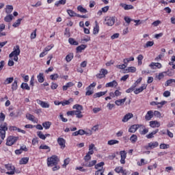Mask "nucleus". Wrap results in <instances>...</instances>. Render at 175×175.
Instances as JSON below:
<instances>
[{
	"label": "nucleus",
	"instance_id": "f257e3e1",
	"mask_svg": "<svg viewBox=\"0 0 175 175\" xmlns=\"http://www.w3.org/2000/svg\"><path fill=\"white\" fill-rule=\"evenodd\" d=\"M59 161L58 157L56 155H53L47 159V165L49 167L55 166L56 165H58Z\"/></svg>",
	"mask_w": 175,
	"mask_h": 175
},
{
	"label": "nucleus",
	"instance_id": "f03ea898",
	"mask_svg": "<svg viewBox=\"0 0 175 175\" xmlns=\"http://www.w3.org/2000/svg\"><path fill=\"white\" fill-rule=\"evenodd\" d=\"M6 131H8V123L3 122L0 125V137L3 140L6 136Z\"/></svg>",
	"mask_w": 175,
	"mask_h": 175
},
{
	"label": "nucleus",
	"instance_id": "7ed1b4c3",
	"mask_svg": "<svg viewBox=\"0 0 175 175\" xmlns=\"http://www.w3.org/2000/svg\"><path fill=\"white\" fill-rule=\"evenodd\" d=\"M116 23V16H106L104 21L105 25L113 27Z\"/></svg>",
	"mask_w": 175,
	"mask_h": 175
},
{
	"label": "nucleus",
	"instance_id": "20e7f679",
	"mask_svg": "<svg viewBox=\"0 0 175 175\" xmlns=\"http://www.w3.org/2000/svg\"><path fill=\"white\" fill-rule=\"evenodd\" d=\"M18 140V137L10 136L7 138L6 146H13Z\"/></svg>",
	"mask_w": 175,
	"mask_h": 175
},
{
	"label": "nucleus",
	"instance_id": "39448f33",
	"mask_svg": "<svg viewBox=\"0 0 175 175\" xmlns=\"http://www.w3.org/2000/svg\"><path fill=\"white\" fill-rule=\"evenodd\" d=\"M20 53H21V51H20V46L16 45L14 46L13 51L9 55V57L13 58L14 55H20Z\"/></svg>",
	"mask_w": 175,
	"mask_h": 175
},
{
	"label": "nucleus",
	"instance_id": "423d86ee",
	"mask_svg": "<svg viewBox=\"0 0 175 175\" xmlns=\"http://www.w3.org/2000/svg\"><path fill=\"white\" fill-rule=\"evenodd\" d=\"M5 169L7 170H10V172H7L6 174L13 175L14 174V166L12 165V164H5Z\"/></svg>",
	"mask_w": 175,
	"mask_h": 175
},
{
	"label": "nucleus",
	"instance_id": "0eeeda50",
	"mask_svg": "<svg viewBox=\"0 0 175 175\" xmlns=\"http://www.w3.org/2000/svg\"><path fill=\"white\" fill-rule=\"evenodd\" d=\"M106 75H107V70L102 68L100 73L96 75V77L98 79H103V77H106Z\"/></svg>",
	"mask_w": 175,
	"mask_h": 175
},
{
	"label": "nucleus",
	"instance_id": "6e6552de",
	"mask_svg": "<svg viewBox=\"0 0 175 175\" xmlns=\"http://www.w3.org/2000/svg\"><path fill=\"white\" fill-rule=\"evenodd\" d=\"M158 146H159V144L158 143V142H150L148 145V146H146L145 148L146 150H152V148H155L157 147H158Z\"/></svg>",
	"mask_w": 175,
	"mask_h": 175
},
{
	"label": "nucleus",
	"instance_id": "1a4fd4ad",
	"mask_svg": "<svg viewBox=\"0 0 175 175\" xmlns=\"http://www.w3.org/2000/svg\"><path fill=\"white\" fill-rule=\"evenodd\" d=\"M57 143L61 147L60 148L62 150H64V148L66 147V146L65 145V144L66 143V141H65L64 138H61V137L58 138Z\"/></svg>",
	"mask_w": 175,
	"mask_h": 175
},
{
	"label": "nucleus",
	"instance_id": "9d476101",
	"mask_svg": "<svg viewBox=\"0 0 175 175\" xmlns=\"http://www.w3.org/2000/svg\"><path fill=\"white\" fill-rule=\"evenodd\" d=\"M37 103L44 109H49V107H50V104L40 100H37Z\"/></svg>",
	"mask_w": 175,
	"mask_h": 175
},
{
	"label": "nucleus",
	"instance_id": "9b49d317",
	"mask_svg": "<svg viewBox=\"0 0 175 175\" xmlns=\"http://www.w3.org/2000/svg\"><path fill=\"white\" fill-rule=\"evenodd\" d=\"M133 118V114L132 113H129L126 114L124 118H122V122H128L131 118Z\"/></svg>",
	"mask_w": 175,
	"mask_h": 175
},
{
	"label": "nucleus",
	"instance_id": "f8f14e48",
	"mask_svg": "<svg viewBox=\"0 0 175 175\" xmlns=\"http://www.w3.org/2000/svg\"><path fill=\"white\" fill-rule=\"evenodd\" d=\"M146 88H147V85L144 84L142 85V87L137 88L134 91V93L135 94V95H137L138 94H140V92H143V91H144V90H146Z\"/></svg>",
	"mask_w": 175,
	"mask_h": 175
},
{
	"label": "nucleus",
	"instance_id": "ddd939ff",
	"mask_svg": "<svg viewBox=\"0 0 175 175\" xmlns=\"http://www.w3.org/2000/svg\"><path fill=\"white\" fill-rule=\"evenodd\" d=\"M139 128H140L139 124H134L129 128V132H130L131 133H135V132H136V131H137Z\"/></svg>",
	"mask_w": 175,
	"mask_h": 175
},
{
	"label": "nucleus",
	"instance_id": "4468645a",
	"mask_svg": "<svg viewBox=\"0 0 175 175\" xmlns=\"http://www.w3.org/2000/svg\"><path fill=\"white\" fill-rule=\"evenodd\" d=\"M154 117V111H148L145 116V120L146 121H150L151 118Z\"/></svg>",
	"mask_w": 175,
	"mask_h": 175
},
{
	"label": "nucleus",
	"instance_id": "2eb2a0df",
	"mask_svg": "<svg viewBox=\"0 0 175 175\" xmlns=\"http://www.w3.org/2000/svg\"><path fill=\"white\" fill-rule=\"evenodd\" d=\"M117 85H118V83H117V81L113 80L111 82L106 83L105 87H106V88H110V87L111 88L117 87Z\"/></svg>",
	"mask_w": 175,
	"mask_h": 175
},
{
	"label": "nucleus",
	"instance_id": "dca6fc26",
	"mask_svg": "<svg viewBox=\"0 0 175 175\" xmlns=\"http://www.w3.org/2000/svg\"><path fill=\"white\" fill-rule=\"evenodd\" d=\"M165 103H166V101H161V103L158 102V101H152L150 103L151 106H155L157 105V107H162V106H163V105H165Z\"/></svg>",
	"mask_w": 175,
	"mask_h": 175
},
{
	"label": "nucleus",
	"instance_id": "f3484780",
	"mask_svg": "<svg viewBox=\"0 0 175 175\" xmlns=\"http://www.w3.org/2000/svg\"><path fill=\"white\" fill-rule=\"evenodd\" d=\"M72 109H76L75 113H81L83 111V105L76 104L72 107Z\"/></svg>",
	"mask_w": 175,
	"mask_h": 175
},
{
	"label": "nucleus",
	"instance_id": "a211bd4d",
	"mask_svg": "<svg viewBox=\"0 0 175 175\" xmlns=\"http://www.w3.org/2000/svg\"><path fill=\"white\" fill-rule=\"evenodd\" d=\"M107 94V90L105 92H99L93 95V98L95 99L96 98H100V96H103L104 95H106Z\"/></svg>",
	"mask_w": 175,
	"mask_h": 175
},
{
	"label": "nucleus",
	"instance_id": "6ab92c4d",
	"mask_svg": "<svg viewBox=\"0 0 175 175\" xmlns=\"http://www.w3.org/2000/svg\"><path fill=\"white\" fill-rule=\"evenodd\" d=\"M94 165H96V160H93L89 163H83V166H85L86 167H92V166H94Z\"/></svg>",
	"mask_w": 175,
	"mask_h": 175
},
{
	"label": "nucleus",
	"instance_id": "aec40b11",
	"mask_svg": "<svg viewBox=\"0 0 175 175\" xmlns=\"http://www.w3.org/2000/svg\"><path fill=\"white\" fill-rule=\"evenodd\" d=\"M150 126H151V128H159L161 124L157 121H150Z\"/></svg>",
	"mask_w": 175,
	"mask_h": 175
},
{
	"label": "nucleus",
	"instance_id": "412c9836",
	"mask_svg": "<svg viewBox=\"0 0 175 175\" xmlns=\"http://www.w3.org/2000/svg\"><path fill=\"white\" fill-rule=\"evenodd\" d=\"M135 72H136V68L131 66V67H129L128 68L124 70V73H135Z\"/></svg>",
	"mask_w": 175,
	"mask_h": 175
},
{
	"label": "nucleus",
	"instance_id": "4be33fe9",
	"mask_svg": "<svg viewBox=\"0 0 175 175\" xmlns=\"http://www.w3.org/2000/svg\"><path fill=\"white\" fill-rule=\"evenodd\" d=\"M149 66L151 68V69H154V66H156V68H158V69H161V68H162V64H161V63L152 62Z\"/></svg>",
	"mask_w": 175,
	"mask_h": 175
},
{
	"label": "nucleus",
	"instance_id": "5701e85b",
	"mask_svg": "<svg viewBox=\"0 0 175 175\" xmlns=\"http://www.w3.org/2000/svg\"><path fill=\"white\" fill-rule=\"evenodd\" d=\"M159 131V129H157L155 131L149 133L148 135H146L147 139H152L154 137V135H157V133H158Z\"/></svg>",
	"mask_w": 175,
	"mask_h": 175
},
{
	"label": "nucleus",
	"instance_id": "b1692460",
	"mask_svg": "<svg viewBox=\"0 0 175 175\" xmlns=\"http://www.w3.org/2000/svg\"><path fill=\"white\" fill-rule=\"evenodd\" d=\"M85 49H87V45L81 44L77 47V49H76L77 53H81L83 51V50H85Z\"/></svg>",
	"mask_w": 175,
	"mask_h": 175
},
{
	"label": "nucleus",
	"instance_id": "393cba45",
	"mask_svg": "<svg viewBox=\"0 0 175 175\" xmlns=\"http://www.w3.org/2000/svg\"><path fill=\"white\" fill-rule=\"evenodd\" d=\"M126 100V98L120 99V100H117L115 101V104L117 106H121L122 105H124V103H125V101Z\"/></svg>",
	"mask_w": 175,
	"mask_h": 175
},
{
	"label": "nucleus",
	"instance_id": "a878e982",
	"mask_svg": "<svg viewBox=\"0 0 175 175\" xmlns=\"http://www.w3.org/2000/svg\"><path fill=\"white\" fill-rule=\"evenodd\" d=\"M13 12V5H8L5 7V13L7 14H10Z\"/></svg>",
	"mask_w": 175,
	"mask_h": 175
},
{
	"label": "nucleus",
	"instance_id": "bb28decb",
	"mask_svg": "<svg viewBox=\"0 0 175 175\" xmlns=\"http://www.w3.org/2000/svg\"><path fill=\"white\" fill-rule=\"evenodd\" d=\"M120 6L124 8V10H129L131 9H133L134 7L132 5H127V4H124V3H120Z\"/></svg>",
	"mask_w": 175,
	"mask_h": 175
},
{
	"label": "nucleus",
	"instance_id": "cd10ccee",
	"mask_svg": "<svg viewBox=\"0 0 175 175\" xmlns=\"http://www.w3.org/2000/svg\"><path fill=\"white\" fill-rule=\"evenodd\" d=\"M38 81V83H43L44 81V74L40 72L38 76H37Z\"/></svg>",
	"mask_w": 175,
	"mask_h": 175
},
{
	"label": "nucleus",
	"instance_id": "c85d7f7f",
	"mask_svg": "<svg viewBox=\"0 0 175 175\" xmlns=\"http://www.w3.org/2000/svg\"><path fill=\"white\" fill-rule=\"evenodd\" d=\"M67 13H68V14H69V16L70 17H77V16L79 14L75 12V11H73L72 10H68Z\"/></svg>",
	"mask_w": 175,
	"mask_h": 175
},
{
	"label": "nucleus",
	"instance_id": "c756f323",
	"mask_svg": "<svg viewBox=\"0 0 175 175\" xmlns=\"http://www.w3.org/2000/svg\"><path fill=\"white\" fill-rule=\"evenodd\" d=\"M130 141L133 144H135L137 142V135L133 134L130 137Z\"/></svg>",
	"mask_w": 175,
	"mask_h": 175
},
{
	"label": "nucleus",
	"instance_id": "7c9ffc66",
	"mask_svg": "<svg viewBox=\"0 0 175 175\" xmlns=\"http://www.w3.org/2000/svg\"><path fill=\"white\" fill-rule=\"evenodd\" d=\"M68 42L70 44H72V46H79V42L75 40V38H69Z\"/></svg>",
	"mask_w": 175,
	"mask_h": 175
},
{
	"label": "nucleus",
	"instance_id": "2f4dec72",
	"mask_svg": "<svg viewBox=\"0 0 175 175\" xmlns=\"http://www.w3.org/2000/svg\"><path fill=\"white\" fill-rule=\"evenodd\" d=\"M12 20H13V15L12 14H8L4 18L5 23H10Z\"/></svg>",
	"mask_w": 175,
	"mask_h": 175
},
{
	"label": "nucleus",
	"instance_id": "473e14b6",
	"mask_svg": "<svg viewBox=\"0 0 175 175\" xmlns=\"http://www.w3.org/2000/svg\"><path fill=\"white\" fill-rule=\"evenodd\" d=\"M92 94H94V90L90 89V87L86 88V96H90V95H92Z\"/></svg>",
	"mask_w": 175,
	"mask_h": 175
},
{
	"label": "nucleus",
	"instance_id": "72a5a7b5",
	"mask_svg": "<svg viewBox=\"0 0 175 175\" xmlns=\"http://www.w3.org/2000/svg\"><path fill=\"white\" fill-rule=\"evenodd\" d=\"M28 161H29V158L28 157L22 158L20 161V165H27Z\"/></svg>",
	"mask_w": 175,
	"mask_h": 175
},
{
	"label": "nucleus",
	"instance_id": "f704fd0d",
	"mask_svg": "<svg viewBox=\"0 0 175 175\" xmlns=\"http://www.w3.org/2000/svg\"><path fill=\"white\" fill-rule=\"evenodd\" d=\"M21 88L23 90H27V91H29L31 90V88L28 85V83H23L21 85Z\"/></svg>",
	"mask_w": 175,
	"mask_h": 175
},
{
	"label": "nucleus",
	"instance_id": "c9c22d12",
	"mask_svg": "<svg viewBox=\"0 0 175 175\" xmlns=\"http://www.w3.org/2000/svg\"><path fill=\"white\" fill-rule=\"evenodd\" d=\"M120 142L118 140L111 139L108 141L107 144H109V146H114V144H118Z\"/></svg>",
	"mask_w": 175,
	"mask_h": 175
},
{
	"label": "nucleus",
	"instance_id": "e433bc0d",
	"mask_svg": "<svg viewBox=\"0 0 175 175\" xmlns=\"http://www.w3.org/2000/svg\"><path fill=\"white\" fill-rule=\"evenodd\" d=\"M20 116V112L12 111L10 113V117L12 118H17Z\"/></svg>",
	"mask_w": 175,
	"mask_h": 175
},
{
	"label": "nucleus",
	"instance_id": "4c0bfd02",
	"mask_svg": "<svg viewBox=\"0 0 175 175\" xmlns=\"http://www.w3.org/2000/svg\"><path fill=\"white\" fill-rule=\"evenodd\" d=\"M21 21H23V18L18 19L14 24L12 25V27L14 28H17L21 24Z\"/></svg>",
	"mask_w": 175,
	"mask_h": 175
},
{
	"label": "nucleus",
	"instance_id": "58836bf2",
	"mask_svg": "<svg viewBox=\"0 0 175 175\" xmlns=\"http://www.w3.org/2000/svg\"><path fill=\"white\" fill-rule=\"evenodd\" d=\"M42 126H44V128L45 129H50V126H51V122H45L42 123Z\"/></svg>",
	"mask_w": 175,
	"mask_h": 175
},
{
	"label": "nucleus",
	"instance_id": "ea45409f",
	"mask_svg": "<svg viewBox=\"0 0 175 175\" xmlns=\"http://www.w3.org/2000/svg\"><path fill=\"white\" fill-rule=\"evenodd\" d=\"M13 80H14V78H13V77L7 78L4 81V84L5 85L8 84H10V83H13Z\"/></svg>",
	"mask_w": 175,
	"mask_h": 175
},
{
	"label": "nucleus",
	"instance_id": "a19ab883",
	"mask_svg": "<svg viewBox=\"0 0 175 175\" xmlns=\"http://www.w3.org/2000/svg\"><path fill=\"white\" fill-rule=\"evenodd\" d=\"M137 87V85L136 83H134L133 85H132L130 88L126 90V92L127 94H129L132 92V91H135V88Z\"/></svg>",
	"mask_w": 175,
	"mask_h": 175
},
{
	"label": "nucleus",
	"instance_id": "79ce46f5",
	"mask_svg": "<svg viewBox=\"0 0 175 175\" xmlns=\"http://www.w3.org/2000/svg\"><path fill=\"white\" fill-rule=\"evenodd\" d=\"M73 59V53H70L66 55V62H70Z\"/></svg>",
	"mask_w": 175,
	"mask_h": 175
},
{
	"label": "nucleus",
	"instance_id": "37998d69",
	"mask_svg": "<svg viewBox=\"0 0 175 175\" xmlns=\"http://www.w3.org/2000/svg\"><path fill=\"white\" fill-rule=\"evenodd\" d=\"M70 102H73V98H70L68 100H65L64 102H62V106H66V105H70Z\"/></svg>",
	"mask_w": 175,
	"mask_h": 175
},
{
	"label": "nucleus",
	"instance_id": "c03bdc74",
	"mask_svg": "<svg viewBox=\"0 0 175 175\" xmlns=\"http://www.w3.org/2000/svg\"><path fill=\"white\" fill-rule=\"evenodd\" d=\"M65 3H66V0H59V1H57L55 3V5L58 8V6H59V5H65Z\"/></svg>",
	"mask_w": 175,
	"mask_h": 175
},
{
	"label": "nucleus",
	"instance_id": "a18cd8bd",
	"mask_svg": "<svg viewBox=\"0 0 175 175\" xmlns=\"http://www.w3.org/2000/svg\"><path fill=\"white\" fill-rule=\"evenodd\" d=\"M37 135L40 139H42V140H46V136L43 133H42V131H38L37 132Z\"/></svg>",
	"mask_w": 175,
	"mask_h": 175
},
{
	"label": "nucleus",
	"instance_id": "49530a36",
	"mask_svg": "<svg viewBox=\"0 0 175 175\" xmlns=\"http://www.w3.org/2000/svg\"><path fill=\"white\" fill-rule=\"evenodd\" d=\"M139 126H142V128H144L143 131H140L141 135H146V133H148V129H146V126L143 125H139Z\"/></svg>",
	"mask_w": 175,
	"mask_h": 175
},
{
	"label": "nucleus",
	"instance_id": "de8ad7c7",
	"mask_svg": "<svg viewBox=\"0 0 175 175\" xmlns=\"http://www.w3.org/2000/svg\"><path fill=\"white\" fill-rule=\"evenodd\" d=\"M77 10H79V12H81V13H87V10L84 8H83V6L81 5H79L77 7Z\"/></svg>",
	"mask_w": 175,
	"mask_h": 175
},
{
	"label": "nucleus",
	"instance_id": "09e8293b",
	"mask_svg": "<svg viewBox=\"0 0 175 175\" xmlns=\"http://www.w3.org/2000/svg\"><path fill=\"white\" fill-rule=\"evenodd\" d=\"M40 150H48V152H50V148L47 145H40L39 147Z\"/></svg>",
	"mask_w": 175,
	"mask_h": 175
},
{
	"label": "nucleus",
	"instance_id": "8fccbe9b",
	"mask_svg": "<svg viewBox=\"0 0 175 175\" xmlns=\"http://www.w3.org/2000/svg\"><path fill=\"white\" fill-rule=\"evenodd\" d=\"M93 33L94 35H96V33H99V25H98V23H96V26L94 27Z\"/></svg>",
	"mask_w": 175,
	"mask_h": 175
},
{
	"label": "nucleus",
	"instance_id": "3c124183",
	"mask_svg": "<svg viewBox=\"0 0 175 175\" xmlns=\"http://www.w3.org/2000/svg\"><path fill=\"white\" fill-rule=\"evenodd\" d=\"M172 83H175V79H169L165 82V87H169Z\"/></svg>",
	"mask_w": 175,
	"mask_h": 175
},
{
	"label": "nucleus",
	"instance_id": "603ef678",
	"mask_svg": "<svg viewBox=\"0 0 175 175\" xmlns=\"http://www.w3.org/2000/svg\"><path fill=\"white\" fill-rule=\"evenodd\" d=\"M85 163H88V161H91V155L86 154L84 157Z\"/></svg>",
	"mask_w": 175,
	"mask_h": 175
},
{
	"label": "nucleus",
	"instance_id": "864d4df0",
	"mask_svg": "<svg viewBox=\"0 0 175 175\" xmlns=\"http://www.w3.org/2000/svg\"><path fill=\"white\" fill-rule=\"evenodd\" d=\"M17 80H15L12 85V91H16V90H17Z\"/></svg>",
	"mask_w": 175,
	"mask_h": 175
},
{
	"label": "nucleus",
	"instance_id": "5fc2aeb1",
	"mask_svg": "<svg viewBox=\"0 0 175 175\" xmlns=\"http://www.w3.org/2000/svg\"><path fill=\"white\" fill-rule=\"evenodd\" d=\"M59 77V75L58 74H53L50 75L51 80H57Z\"/></svg>",
	"mask_w": 175,
	"mask_h": 175
},
{
	"label": "nucleus",
	"instance_id": "6e6d98bb",
	"mask_svg": "<svg viewBox=\"0 0 175 175\" xmlns=\"http://www.w3.org/2000/svg\"><path fill=\"white\" fill-rule=\"evenodd\" d=\"M152 46H154V41H148L144 47H152Z\"/></svg>",
	"mask_w": 175,
	"mask_h": 175
},
{
	"label": "nucleus",
	"instance_id": "4d7b16f0",
	"mask_svg": "<svg viewBox=\"0 0 175 175\" xmlns=\"http://www.w3.org/2000/svg\"><path fill=\"white\" fill-rule=\"evenodd\" d=\"M78 133L79 135H80L81 136H83L84 135H88V133H87V131L83 130V129H79L78 131Z\"/></svg>",
	"mask_w": 175,
	"mask_h": 175
},
{
	"label": "nucleus",
	"instance_id": "13d9d810",
	"mask_svg": "<svg viewBox=\"0 0 175 175\" xmlns=\"http://www.w3.org/2000/svg\"><path fill=\"white\" fill-rule=\"evenodd\" d=\"M115 172H116V173H124V169L122 167H117L115 169Z\"/></svg>",
	"mask_w": 175,
	"mask_h": 175
},
{
	"label": "nucleus",
	"instance_id": "bf43d9fd",
	"mask_svg": "<svg viewBox=\"0 0 175 175\" xmlns=\"http://www.w3.org/2000/svg\"><path fill=\"white\" fill-rule=\"evenodd\" d=\"M120 157L122 159H125L126 158V152L125 150L120 151Z\"/></svg>",
	"mask_w": 175,
	"mask_h": 175
},
{
	"label": "nucleus",
	"instance_id": "052dcab7",
	"mask_svg": "<svg viewBox=\"0 0 175 175\" xmlns=\"http://www.w3.org/2000/svg\"><path fill=\"white\" fill-rule=\"evenodd\" d=\"M69 162H70V159L69 158L66 159L63 164L64 167H66V165H69Z\"/></svg>",
	"mask_w": 175,
	"mask_h": 175
},
{
	"label": "nucleus",
	"instance_id": "680f3d73",
	"mask_svg": "<svg viewBox=\"0 0 175 175\" xmlns=\"http://www.w3.org/2000/svg\"><path fill=\"white\" fill-rule=\"evenodd\" d=\"M64 35H66V36H67V38H70V30L68 28H66Z\"/></svg>",
	"mask_w": 175,
	"mask_h": 175
},
{
	"label": "nucleus",
	"instance_id": "e2e57ef3",
	"mask_svg": "<svg viewBox=\"0 0 175 175\" xmlns=\"http://www.w3.org/2000/svg\"><path fill=\"white\" fill-rule=\"evenodd\" d=\"M26 117L27 120H29V121H33V120H35V116H33V115L27 114Z\"/></svg>",
	"mask_w": 175,
	"mask_h": 175
},
{
	"label": "nucleus",
	"instance_id": "0e129e2a",
	"mask_svg": "<svg viewBox=\"0 0 175 175\" xmlns=\"http://www.w3.org/2000/svg\"><path fill=\"white\" fill-rule=\"evenodd\" d=\"M105 165V162H100L96 165H95V169L97 170L99 169V167H102Z\"/></svg>",
	"mask_w": 175,
	"mask_h": 175
},
{
	"label": "nucleus",
	"instance_id": "69168bd1",
	"mask_svg": "<svg viewBox=\"0 0 175 175\" xmlns=\"http://www.w3.org/2000/svg\"><path fill=\"white\" fill-rule=\"evenodd\" d=\"M160 148L163 150H166V148H169V145L166 144H160Z\"/></svg>",
	"mask_w": 175,
	"mask_h": 175
},
{
	"label": "nucleus",
	"instance_id": "338daca9",
	"mask_svg": "<svg viewBox=\"0 0 175 175\" xmlns=\"http://www.w3.org/2000/svg\"><path fill=\"white\" fill-rule=\"evenodd\" d=\"M36 31H38V29H36L34 31L31 33V39H35L36 38Z\"/></svg>",
	"mask_w": 175,
	"mask_h": 175
},
{
	"label": "nucleus",
	"instance_id": "774afa93",
	"mask_svg": "<svg viewBox=\"0 0 175 175\" xmlns=\"http://www.w3.org/2000/svg\"><path fill=\"white\" fill-rule=\"evenodd\" d=\"M105 170H98L95 172V175H101L103 173H104Z\"/></svg>",
	"mask_w": 175,
	"mask_h": 175
}]
</instances>
